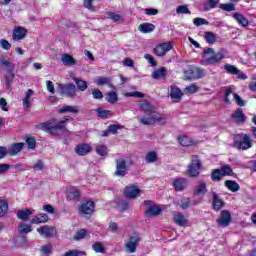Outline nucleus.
<instances>
[{
	"instance_id": "obj_1",
	"label": "nucleus",
	"mask_w": 256,
	"mask_h": 256,
	"mask_svg": "<svg viewBox=\"0 0 256 256\" xmlns=\"http://www.w3.org/2000/svg\"><path fill=\"white\" fill-rule=\"evenodd\" d=\"M139 107L140 111L144 113V116L137 117L140 125H155V123H158L161 127L167 125V115L157 113L149 101H142Z\"/></svg>"
},
{
	"instance_id": "obj_2",
	"label": "nucleus",
	"mask_w": 256,
	"mask_h": 256,
	"mask_svg": "<svg viewBox=\"0 0 256 256\" xmlns=\"http://www.w3.org/2000/svg\"><path fill=\"white\" fill-rule=\"evenodd\" d=\"M69 119H73L71 116H65L62 120H57V118H51L46 122L39 123L36 125L37 129H46L49 135L52 137H59V135H65L69 133L67 129V122Z\"/></svg>"
},
{
	"instance_id": "obj_3",
	"label": "nucleus",
	"mask_w": 256,
	"mask_h": 256,
	"mask_svg": "<svg viewBox=\"0 0 256 256\" xmlns=\"http://www.w3.org/2000/svg\"><path fill=\"white\" fill-rule=\"evenodd\" d=\"M202 56L204 58V60H202L201 62L203 65H215L225 59V55L223 54V52L215 53V50L209 47L203 50Z\"/></svg>"
},
{
	"instance_id": "obj_4",
	"label": "nucleus",
	"mask_w": 256,
	"mask_h": 256,
	"mask_svg": "<svg viewBox=\"0 0 256 256\" xmlns=\"http://www.w3.org/2000/svg\"><path fill=\"white\" fill-rule=\"evenodd\" d=\"M203 169V163L201 159H199L198 155H192L190 164L186 170V174L188 177L195 178L201 175V170Z\"/></svg>"
},
{
	"instance_id": "obj_5",
	"label": "nucleus",
	"mask_w": 256,
	"mask_h": 256,
	"mask_svg": "<svg viewBox=\"0 0 256 256\" xmlns=\"http://www.w3.org/2000/svg\"><path fill=\"white\" fill-rule=\"evenodd\" d=\"M141 243V234L139 232H133L124 240V249L128 253H136L137 247Z\"/></svg>"
},
{
	"instance_id": "obj_6",
	"label": "nucleus",
	"mask_w": 256,
	"mask_h": 256,
	"mask_svg": "<svg viewBox=\"0 0 256 256\" xmlns=\"http://www.w3.org/2000/svg\"><path fill=\"white\" fill-rule=\"evenodd\" d=\"M173 49V43L172 42H163L153 49L154 55H157V57H165L169 51Z\"/></svg>"
},
{
	"instance_id": "obj_7",
	"label": "nucleus",
	"mask_w": 256,
	"mask_h": 256,
	"mask_svg": "<svg viewBox=\"0 0 256 256\" xmlns=\"http://www.w3.org/2000/svg\"><path fill=\"white\" fill-rule=\"evenodd\" d=\"M79 213L81 215H93L95 213V202L91 200H82L79 206Z\"/></svg>"
},
{
	"instance_id": "obj_8",
	"label": "nucleus",
	"mask_w": 256,
	"mask_h": 256,
	"mask_svg": "<svg viewBox=\"0 0 256 256\" xmlns=\"http://www.w3.org/2000/svg\"><path fill=\"white\" fill-rule=\"evenodd\" d=\"M224 70L226 73H228V75H237V79L240 81H246V79H248L247 74L239 70V68H237L235 65L224 64Z\"/></svg>"
},
{
	"instance_id": "obj_9",
	"label": "nucleus",
	"mask_w": 256,
	"mask_h": 256,
	"mask_svg": "<svg viewBox=\"0 0 256 256\" xmlns=\"http://www.w3.org/2000/svg\"><path fill=\"white\" fill-rule=\"evenodd\" d=\"M234 147H237L242 151H247V149H251V147H253V140H251V136H249V134H243V139L236 140L234 142Z\"/></svg>"
},
{
	"instance_id": "obj_10",
	"label": "nucleus",
	"mask_w": 256,
	"mask_h": 256,
	"mask_svg": "<svg viewBox=\"0 0 256 256\" xmlns=\"http://www.w3.org/2000/svg\"><path fill=\"white\" fill-rule=\"evenodd\" d=\"M37 232L45 239H53L57 235V228L54 226L44 225L37 228Z\"/></svg>"
},
{
	"instance_id": "obj_11",
	"label": "nucleus",
	"mask_w": 256,
	"mask_h": 256,
	"mask_svg": "<svg viewBox=\"0 0 256 256\" xmlns=\"http://www.w3.org/2000/svg\"><path fill=\"white\" fill-rule=\"evenodd\" d=\"M231 212H229V210H222L220 212V217L216 220V223L218 225V227H229V225H231Z\"/></svg>"
},
{
	"instance_id": "obj_12",
	"label": "nucleus",
	"mask_w": 256,
	"mask_h": 256,
	"mask_svg": "<svg viewBox=\"0 0 256 256\" xmlns=\"http://www.w3.org/2000/svg\"><path fill=\"white\" fill-rule=\"evenodd\" d=\"M129 167L127 166V161L125 159H116V170L114 175L116 177H125Z\"/></svg>"
},
{
	"instance_id": "obj_13",
	"label": "nucleus",
	"mask_w": 256,
	"mask_h": 256,
	"mask_svg": "<svg viewBox=\"0 0 256 256\" xmlns=\"http://www.w3.org/2000/svg\"><path fill=\"white\" fill-rule=\"evenodd\" d=\"M141 195V189L134 184H130L124 188V196L126 199H137Z\"/></svg>"
},
{
	"instance_id": "obj_14",
	"label": "nucleus",
	"mask_w": 256,
	"mask_h": 256,
	"mask_svg": "<svg viewBox=\"0 0 256 256\" xmlns=\"http://www.w3.org/2000/svg\"><path fill=\"white\" fill-rule=\"evenodd\" d=\"M60 90L63 93V95H66V97H75L77 95V86L73 83L68 84H60Z\"/></svg>"
},
{
	"instance_id": "obj_15",
	"label": "nucleus",
	"mask_w": 256,
	"mask_h": 256,
	"mask_svg": "<svg viewBox=\"0 0 256 256\" xmlns=\"http://www.w3.org/2000/svg\"><path fill=\"white\" fill-rule=\"evenodd\" d=\"M172 186L176 192L185 191L189 187V180L187 178H176L173 180Z\"/></svg>"
},
{
	"instance_id": "obj_16",
	"label": "nucleus",
	"mask_w": 256,
	"mask_h": 256,
	"mask_svg": "<svg viewBox=\"0 0 256 256\" xmlns=\"http://www.w3.org/2000/svg\"><path fill=\"white\" fill-rule=\"evenodd\" d=\"M91 151H92V148L87 143L78 144L74 149V153H76L78 157H85V155H89Z\"/></svg>"
},
{
	"instance_id": "obj_17",
	"label": "nucleus",
	"mask_w": 256,
	"mask_h": 256,
	"mask_svg": "<svg viewBox=\"0 0 256 256\" xmlns=\"http://www.w3.org/2000/svg\"><path fill=\"white\" fill-rule=\"evenodd\" d=\"M170 98L172 99L173 103H179L181 99H183V92L177 86L170 87Z\"/></svg>"
},
{
	"instance_id": "obj_18",
	"label": "nucleus",
	"mask_w": 256,
	"mask_h": 256,
	"mask_svg": "<svg viewBox=\"0 0 256 256\" xmlns=\"http://www.w3.org/2000/svg\"><path fill=\"white\" fill-rule=\"evenodd\" d=\"M177 139L181 147H194V145H197V141L185 134L178 136Z\"/></svg>"
},
{
	"instance_id": "obj_19",
	"label": "nucleus",
	"mask_w": 256,
	"mask_h": 256,
	"mask_svg": "<svg viewBox=\"0 0 256 256\" xmlns=\"http://www.w3.org/2000/svg\"><path fill=\"white\" fill-rule=\"evenodd\" d=\"M231 119L234 123H245L247 116L243 113V109L238 108L231 114Z\"/></svg>"
},
{
	"instance_id": "obj_20",
	"label": "nucleus",
	"mask_w": 256,
	"mask_h": 256,
	"mask_svg": "<svg viewBox=\"0 0 256 256\" xmlns=\"http://www.w3.org/2000/svg\"><path fill=\"white\" fill-rule=\"evenodd\" d=\"M23 147H25V143L23 142H14L8 149V155L10 157H15V155H19L20 151H23Z\"/></svg>"
},
{
	"instance_id": "obj_21",
	"label": "nucleus",
	"mask_w": 256,
	"mask_h": 256,
	"mask_svg": "<svg viewBox=\"0 0 256 256\" xmlns=\"http://www.w3.org/2000/svg\"><path fill=\"white\" fill-rule=\"evenodd\" d=\"M26 36H27V29L21 26L14 28V31L12 34V38L14 39V41H21V39H25Z\"/></svg>"
},
{
	"instance_id": "obj_22",
	"label": "nucleus",
	"mask_w": 256,
	"mask_h": 256,
	"mask_svg": "<svg viewBox=\"0 0 256 256\" xmlns=\"http://www.w3.org/2000/svg\"><path fill=\"white\" fill-rule=\"evenodd\" d=\"M225 207V202L219 198V195L217 193H213V200H212V209L214 211H221Z\"/></svg>"
},
{
	"instance_id": "obj_23",
	"label": "nucleus",
	"mask_w": 256,
	"mask_h": 256,
	"mask_svg": "<svg viewBox=\"0 0 256 256\" xmlns=\"http://www.w3.org/2000/svg\"><path fill=\"white\" fill-rule=\"evenodd\" d=\"M173 220L179 227H187V225H189V220H187V217L181 213H176Z\"/></svg>"
},
{
	"instance_id": "obj_24",
	"label": "nucleus",
	"mask_w": 256,
	"mask_h": 256,
	"mask_svg": "<svg viewBox=\"0 0 256 256\" xmlns=\"http://www.w3.org/2000/svg\"><path fill=\"white\" fill-rule=\"evenodd\" d=\"M207 183L206 182H200L198 186L195 187L194 191H193V195H195V197H203V195H205V193H207Z\"/></svg>"
},
{
	"instance_id": "obj_25",
	"label": "nucleus",
	"mask_w": 256,
	"mask_h": 256,
	"mask_svg": "<svg viewBox=\"0 0 256 256\" xmlns=\"http://www.w3.org/2000/svg\"><path fill=\"white\" fill-rule=\"evenodd\" d=\"M153 79L159 80V79H167V68L161 67L152 72Z\"/></svg>"
},
{
	"instance_id": "obj_26",
	"label": "nucleus",
	"mask_w": 256,
	"mask_h": 256,
	"mask_svg": "<svg viewBox=\"0 0 256 256\" xmlns=\"http://www.w3.org/2000/svg\"><path fill=\"white\" fill-rule=\"evenodd\" d=\"M233 19H235L241 27H249V19L244 17L243 14L236 12L233 14Z\"/></svg>"
},
{
	"instance_id": "obj_27",
	"label": "nucleus",
	"mask_w": 256,
	"mask_h": 256,
	"mask_svg": "<svg viewBox=\"0 0 256 256\" xmlns=\"http://www.w3.org/2000/svg\"><path fill=\"white\" fill-rule=\"evenodd\" d=\"M47 221H49V216L45 213H41L34 216L31 219L30 223H32L33 225H39L41 223H47Z\"/></svg>"
},
{
	"instance_id": "obj_28",
	"label": "nucleus",
	"mask_w": 256,
	"mask_h": 256,
	"mask_svg": "<svg viewBox=\"0 0 256 256\" xmlns=\"http://www.w3.org/2000/svg\"><path fill=\"white\" fill-rule=\"evenodd\" d=\"M138 31H140V33H153L155 31V24H151V23H142L138 26Z\"/></svg>"
},
{
	"instance_id": "obj_29",
	"label": "nucleus",
	"mask_w": 256,
	"mask_h": 256,
	"mask_svg": "<svg viewBox=\"0 0 256 256\" xmlns=\"http://www.w3.org/2000/svg\"><path fill=\"white\" fill-rule=\"evenodd\" d=\"M225 187L231 191L232 193H237L241 189L239 183L235 182L234 180H226L224 182Z\"/></svg>"
},
{
	"instance_id": "obj_30",
	"label": "nucleus",
	"mask_w": 256,
	"mask_h": 256,
	"mask_svg": "<svg viewBox=\"0 0 256 256\" xmlns=\"http://www.w3.org/2000/svg\"><path fill=\"white\" fill-rule=\"evenodd\" d=\"M61 61L63 65L71 66V65H77V60L73 58L70 54H62Z\"/></svg>"
},
{
	"instance_id": "obj_31",
	"label": "nucleus",
	"mask_w": 256,
	"mask_h": 256,
	"mask_svg": "<svg viewBox=\"0 0 256 256\" xmlns=\"http://www.w3.org/2000/svg\"><path fill=\"white\" fill-rule=\"evenodd\" d=\"M31 97H33V89H28L22 102L25 109H29V107H31Z\"/></svg>"
},
{
	"instance_id": "obj_32",
	"label": "nucleus",
	"mask_w": 256,
	"mask_h": 256,
	"mask_svg": "<svg viewBox=\"0 0 256 256\" xmlns=\"http://www.w3.org/2000/svg\"><path fill=\"white\" fill-rule=\"evenodd\" d=\"M220 171L222 173V177H233L235 175V172H233V168L229 164L222 165L220 167Z\"/></svg>"
},
{
	"instance_id": "obj_33",
	"label": "nucleus",
	"mask_w": 256,
	"mask_h": 256,
	"mask_svg": "<svg viewBox=\"0 0 256 256\" xmlns=\"http://www.w3.org/2000/svg\"><path fill=\"white\" fill-rule=\"evenodd\" d=\"M161 211L162 209L159 206H150L145 213L148 217H157V215H161Z\"/></svg>"
},
{
	"instance_id": "obj_34",
	"label": "nucleus",
	"mask_w": 256,
	"mask_h": 256,
	"mask_svg": "<svg viewBox=\"0 0 256 256\" xmlns=\"http://www.w3.org/2000/svg\"><path fill=\"white\" fill-rule=\"evenodd\" d=\"M96 112L100 119H109V117H113V112L111 110H104L101 107L97 108Z\"/></svg>"
},
{
	"instance_id": "obj_35",
	"label": "nucleus",
	"mask_w": 256,
	"mask_h": 256,
	"mask_svg": "<svg viewBox=\"0 0 256 256\" xmlns=\"http://www.w3.org/2000/svg\"><path fill=\"white\" fill-rule=\"evenodd\" d=\"M211 181L219 183V181H223V174L221 169H213L211 172Z\"/></svg>"
},
{
	"instance_id": "obj_36",
	"label": "nucleus",
	"mask_w": 256,
	"mask_h": 256,
	"mask_svg": "<svg viewBox=\"0 0 256 256\" xmlns=\"http://www.w3.org/2000/svg\"><path fill=\"white\" fill-rule=\"evenodd\" d=\"M30 215H33L32 209L19 210L17 212L18 219H21L22 221H26V219H29Z\"/></svg>"
},
{
	"instance_id": "obj_37",
	"label": "nucleus",
	"mask_w": 256,
	"mask_h": 256,
	"mask_svg": "<svg viewBox=\"0 0 256 256\" xmlns=\"http://www.w3.org/2000/svg\"><path fill=\"white\" fill-rule=\"evenodd\" d=\"M25 141L28 149H31L32 151L36 149L37 140L35 139V137L27 135L25 137Z\"/></svg>"
},
{
	"instance_id": "obj_38",
	"label": "nucleus",
	"mask_w": 256,
	"mask_h": 256,
	"mask_svg": "<svg viewBox=\"0 0 256 256\" xmlns=\"http://www.w3.org/2000/svg\"><path fill=\"white\" fill-rule=\"evenodd\" d=\"M146 163H156V161H159V156L157 155V152L150 151L145 156Z\"/></svg>"
},
{
	"instance_id": "obj_39",
	"label": "nucleus",
	"mask_w": 256,
	"mask_h": 256,
	"mask_svg": "<svg viewBox=\"0 0 256 256\" xmlns=\"http://www.w3.org/2000/svg\"><path fill=\"white\" fill-rule=\"evenodd\" d=\"M58 113H73L74 115H77L79 110L74 106L64 105L58 110Z\"/></svg>"
},
{
	"instance_id": "obj_40",
	"label": "nucleus",
	"mask_w": 256,
	"mask_h": 256,
	"mask_svg": "<svg viewBox=\"0 0 256 256\" xmlns=\"http://www.w3.org/2000/svg\"><path fill=\"white\" fill-rule=\"evenodd\" d=\"M106 100L108 103H111V105H114V103H117L119 101V96L117 95V92L110 91L106 94Z\"/></svg>"
},
{
	"instance_id": "obj_41",
	"label": "nucleus",
	"mask_w": 256,
	"mask_h": 256,
	"mask_svg": "<svg viewBox=\"0 0 256 256\" xmlns=\"http://www.w3.org/2000/svg\"><path fill=\"white\" fill-rule=\"evenodd\" d=\"M74 81H75V84L77 85L78 91H82V92L87 91V88L89 87V84H87V81H84L79 78H75Z\"/></svg>"
},
{
	"instance_id": "obj_42",
	"label": "nucleus",
	"mask_w": 256,
	"mask_h": 256,
	"mask_svg": "<svg viewBox=\"0 0 256 256\" xmlns=\"http://www.w3.org/2000/svg\"><path fill=\"white\" fill-rule=\"evenodd\" d=\"M9 211V203L7 200H0V219L5 217L6 213Z\"/></svg>"
},
{
	"instance_id": "obj_43",
	"label": "nucleus",
	"mask_w": 256,
	"mask_h": 256,
	"mask_svg": "<svg viewBox=\"0 0 256 256\" xmlns=\"http://www.w3.org/2000/svg\"><path fill=\"white\" fill-rule=\"evenodd\" d=\"M204 39L206 40L207 43H210V45H213L215 41H217V36L213 32H205L204 33Z\"/></svg>"
},
{
	"instance_id": "obj_44",
	"label": "nucleus",
	"mask_w": 256,
	"mask_h": 256,
	"mask_svg": "<svg viewBox=\"0 0 256 256\" xmlns=\"http://www.w3.org/2000/svg\"><path fill=\"white\" fill-rule=\"evenodd\" d=\"M96 153L100 155V157H105L109 153V148L105 145H96Z\"/></svg>"
},
{
	"instance_id": "obj_45",
	"label": "nucleus",
	"mask_w": 256,
	"mask_h": 256,
	"mask_svg": "<svg viewBox=\"0 0 256 256\" xmlns=\"http://www.w3.org/2000/svg\"><path fill=\"white\" fill-rule=\"evenodd\" d=\"M177 15H191V10L187 5H180L176 9Z\"/></svg>"
},
{
	"instance_id": "obj_46",
	"label": "nucleus",
	"mask_w": 256,
	"mask_h": 256,
	"mask_svg": "<svg viewBox=\"0 0 256 256\" xmlns=\"http://www.w3.org/2000/svg\"><path fill=\"white\" fill-rule=\"evenodd\" d=\"M85 237H87V229L85 228H81L74 235L75 241H81V239H85Z\"/></svg>"
},
{
	"instance_id": "obj_47",
	"label": "nucleus",
	"mask_w": 256,
	"mask_h": 256,
	"mask_svg": "<svg viewBox=\"0 0 256 256\" xmlns=\"http://www.w3.org/2000/svg\"><path fill=\"white\" fill-rule=\"evenodd\" d=\"M0 65H2V67H5L6 69H15V65L9 62V60H7L5 56H0Z\"/></svg>"
},
{
	"instance_id": "obj_48",
	"label": "nucleus",
	"mask_w": 256,
	"mask_h": 256,
	"mask_svg": "<svg viewBox=\"0 0 256 256\" xmlns=\"http://www.w3.org/2000/svg\"><path fill=\"white\" fill-rule=\"evenodd\" d=\"M92 249L95 251V253H105V246L102 244V242H95L92 245Z\"/></svg>"
},
{
	"instance_id": "obj_49",
	"label": "nucleus",
	"mask_w": 256,
	"mask_h": 256,
	"mask_svg": "<svg viewBox=\"0 0 256 256\" xmlns=\"http://www.w3.org/2000/svg\"><path fill=\"white\" fill-rule=\"evenodd\" d=\"M31 231H33L31 225L25 223L20 224V235H27V233H31Z\"/></svg>"
},
{
	"instance_id": "obj_50",
	"label": "nucleus",
	"mask_w": 256,
	"mask_h": 256,
	"mask_svg": "<svg viewBox=\"0 0 256 256\" xmlns=\"http://www.w3.org/2000/svg\"><path fill=\"white\" fill-rule=\"evenodd\" d=\"M231 95H233V89L227 87L224 94V103H226V105H231V99L229 98Z\"/></svg>"
},
{
	"instance_id": "obj_51",
	"label": "nucleus",
	"mask_w": 256,
	"mask_h": 256,
	"mask_svg": "<svg viewBox=\"0 0 256 256\" xmlns=\"http://www.w3.org/2000/svg\"><path fill=\"white\" fill-rule=\"evenodd\" d=\"M15 79V73L10 72L9 75L5 76L6 89H11V85Z\"/></svg>"
},
{
	"instance_id": "obj_52",
	"label": "nucleus",
	"mask_w": 256,
	"mask_h": 256,
	"mask_svg": "<svg viewBox=\"0 0 256 256\" xmlns=\"http://www.w3.org/2000/svg\"><path fill=\"white\" fill-rule=\"evenodd\" d=\"M220 9H222V11H235V4L234 3H226V4H220Z\"/></svg>"
},
{
	"instance_id": "obj_53",
	"label": "nucleus",
	"mask_w": 256,
	"mask_h": 256,
	"mask_svg": "<svg viewBox=\"0 0 256 256\" xmlns=\"http://www.w3.org/2000/svg\"><path fill=\"white\" fill-rule=\"evenodd\" d=\"M108 19H111L114 23H117V21H123L121 14H115L114 12H108Z\"/></svg>"
},
{
	"instance_id": "obj_54",
	"label": "nucleus",
	"mask_w": 256,
	"mask_h": 256,
	"mask_svg": "<svg viewBox=\"0 0 256 256\" xmlns=\"http://www.w3.org/2000/svg\"><path fill=\"white\" fill-rule=\"evenodd\" d=\"M193 24L196 27H201V25H209V21H207L205 18H194Z\"/></svg>"
},
{
	"instance_id": "obj_55",
	"label": "nucleus",
	"mask_w": 256,
	"mask_h": 256,
	"mask_svg": "<svg viewBox=\"0 0 256 256\" xmlns=\"http://www.w3.org/2000/svg\"><path fill=\"white\" fill-rule=\"evenodd\" d=\"M96 83L99 86L109 85L111 83V79H109L107 77L100 76V77L97 78Z\"/></svg>"
},
{
	"instance_id": "obj_56",
	"label": "nucleus",
	"mask_w": 256,
	"mask_h": 256,
	"mask_svg": "<svg viewBox=\"0 0 256 256\" xmlns=\"http://www.w3.org/2000/svg\"><path fill=\"white\" fill-rule=\"evenodd\" d=\"M94 1L95 0H83L84 9H88V11H95V8L93 7Z\"/></svg>"
},
{
	"instance_id": "obj_57",
	"label": "nucleus",
	"mask_w": 256,
	"mask_h": 256,
	"mask_svg": "<svg viewBox=\"0 0 256 256\" xmlns=\"http://www.w3.org/2000/svg\"><path fill=\"white\" fill-rule=\"evenodd\" d=\"M180 207L183 210L189 209V207H191V200L189 198L182 199L180 202Z\"/></svg>"
},
{
	"instance_id": "obj_58",
	"label": "nucleus",
	"mask_w": 256,
	"mask_h": 256,
	"mask_svg": "<svg viewBox=\"0 0 256 256\" xmlns=\"http://www.w3.org/2000/svg\"><path fill=\"white\" fill-rule=\"evenodd\" d=\"M52 250H53V245H51V244H46L41 247L42 253L47 256L51 255Z\"/></svg>"
},
{
	"instance_id": "obj_59",
	"label": "nucleus",
	"mask_w": 256,
	"mask_h": 256,
	"mask_svg": "<svg viewBox=\"0 0 256 256\" xmlns=\"http://www.w3.org/2000/svg\"><path fill=\"white\" fill-rule=\"evenodd\" d=\"M119 129H122V126H119L117 124H110L108 126V131L112 134V135H117V131Z\"/></svg>"
},
{
	"instance_id": "obj_60",
	"label": "nucleus",
	"mask_w": 256,
	"mask_h": 256,
	"mask_svg": "<svg viewBox=\"0 0 256 256\" xmlns=\"http://www.w3.org/2000/svg\"><path fill=\"white\" fill-rule=\"evenodd\" d=\"M235 103L239 106V107H245V100L241 99V96H239V94L234 93L233 94Z\"/></svg>"
},
{
	"instance_id": "obj_61",
	"label": "nucleus",
	"mask_w": 256,
	"mask_h": 256,
	"mask_svg": "<svg viewBox=\"0 0 256 256\" xmlns=\"http://www.w3.org/2000/svg\"><path fill=\"white\" fill-rule=\"evenodd\" d=\"M186 93H190L193 95L194 93H197L199 91V88L195 84H191L185 88Z\"/></svg>"
},
{
	"instance_id": "obj_62",
	"label": "nucleus",
	"mask_w": 256,
	"mask_h": 256,
	"mask_svg": "<svg viewBox=\"0 0 256 256\" xmlns=\"http://www.w3.org/2000/svg\"><path fill=\"white\" fill-rule=\"evenodd\" d=\"M92 97L93 99L101 100L103 99V92L99 89L92 90Z\"/></svg>"
},
{
	"instance_id": "obj_63",
	"label": "nucleus",
	"mask_w": 256,
	"mask_h": 256,
	"mask_svg": "<svg viewBox=\"0 0 256 256\" xmlns=\"http://www.w3.org/2000/svg\"><path fill=\"white\" fill-rule=\"evenodd\" d=\"M0 46H1L5 51H9V49H11V43H9V41H7L6 39H1V40H0Z\"/></svg>"
},
{
	"instance_id": "obj_64",
	"label": "nucleus",
	"mask_w": 256,
	"mask_h": 256,
	"mask_svg": "<svg viewBox=\"0 0 256 256\" xmlns=\"http://www.w3.org/2000/svg\"><path fill=\"white\" fill-rule=\"evenodd\" d=\"M81 197V192L79 190H74L70 192L68 199H80Z\"/></svg>"
}]
</instances>
